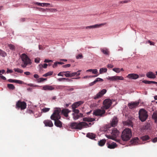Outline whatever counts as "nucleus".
Masks as SVG:
<instances>
[{
	"label": "nucleus",
	"instance_id": "nucleus-63",
	"mask_svg": "<svg viewBox=\"0 0 157 157\" xmlns=\"http://www.w3.org/2000/svg\"><path fill=\"white\" fill-rule=\"evenodd\" d=\"M35 4L39 6H43L42 5V4H41V3H40L36 2L35 3Z\"/></svg>",
	"mask_w": 157,
	"mask_h": 157
},
{
	"label": "nucleus",
	"instance_id": "nucleus-52",
	"mask_svg": "<svg viewBox=\"0 0 157 157\" xmlns=\"http://www.w3.org/2000/svg\"><path fill=\"white\" fill-rule=\"evenodd\" d=\"M44 4L45 5V6L46 7L49 6L50 7H52V6L51 5L50 3H44Z\"/></svg>",
	"mask_w": 157,
	"mask_h": 157
},
{
	"label": "nucleus",
	"instance_id": "nucleus-48",
	"mask_svg": "<svg viewBox=\"0 0 157 157\" xmlns=\"http://www.w3.org/2000/svg\"><path fill=\"white\" fill-rule=\"evenodd\" d=\"M66 73L64 75L66 77H71L72 76L71 75V73Z\"/></svg>",
	"mask_w": 157,
	"mask_h": 157
},
{
	"label": "nucleus",
	"instance_id": "nucleus-29",
	"mask_svg": "<svg viewBox=\"0 0 157 157\" xmlns=\"http://www.w3.org/2000/svg\"><path fill=\"white\" fill-rule=\"evenodd\" d=\"M8 81L10 82H15L19 84H21L22 83V81L20 80H13L11 79H10L8 80Z\"/></svg>",
	"mask_w": 157,
	"mask_h": 157
},
{
	"label": "nucleus",
	"instance_id": "nucleus-24",
	"mask_svg": "<svg viewBox=\"0 0 157 157\" xmlns=\"http://www.w3.org/2000/svg\"><path fill=\"white\" fill-rule=\"evenodd\" d=\"M139 139L137 138L132 139L130 141V143L133 145H135L139 144Z\"/></svg>",
	"mask_w": 157,
	"mask_h": 157
},
{
	"label": "nucleus",
	"instance_id": "nucleus-28",
	"mask_svg": "<svg viewBox=\"0 0 157 157\" xmlns=\"http://www.w3.org/2000/svg\"><path fill=\"white\" fill-rule=\"evenodd\" d=\"M106 142L105 139H102L98 141V145L100 146H103L105 144Z\"/></svg>",
	"mask_w": 157,
	"mask_h": 157
},
{
	"label": "nucleus",
	"instance_id": "nucleus-58",
	"mask_svg": "<svg viewBox=\"0 0 157 157\" xmlns=\"http://www.w3.org/2000/svg\"><path fill=\"white\" fill-rule=\"evenodd\" d=\"M70 66H71V64H66L65 65H63L62 66V67H63L66 68V67H70Z\"/></svg>",
	"mask_w": 157,
	"mask_h": 157
},
{
	"label": "nucleus",
	"instance_id": "nucleus-36",
	"mask_svg": "<svg viewBox=\"0 0 157 157\" xmlns=\"http://www.w3.org/2000/svg\"><path fill=\"white\" fill-rule=\"evenodd\" d=\"M14 70L15 72H17L20 73H22L23 72V71L22 70L19 68H15L14 69Z\"/></svg>",
	"mask_w": 157,
	"mask_h": 157
},
{
	"label": "nucleus",
	"instance_id": "nucleus-38",
	"mask_svg": "<svg viewBox=\"0 0 157 157\" xmlns=\"http://www.w3.org/2000/svg\"><path fill=\"white\" fill-rule=\"evenodd\" d=\"M47 79V78H40L37 79V82L38 83L41 82H44L45 80H46Z\"/></svg>",
	"mask_w": 157,
	"mask_h": 157
},
{
	"label": "nucleus",
	"instance_id": "nucleus-61",
	"mask_svg": "<svg viewBox=\"0 0 157 157\" xmlns=\"http://www.w3.org/2000/svg\"><path fill=\"white\" fill-rule=\"evenodd\" d=\"M33 76L34 77V78H36V79H38L39 78V75L37 74H34L33 75Z\"/></svg>",
	"mask_w": 157,
	"mask_h": 157
},
{
	"label": "nucleus",
	"instance_id": "nucleus-25",
	"mask_svg": "<svg viewBox=\"0 0 157 157\" xmlns=\"http://www.w3.org/2000/svg\"><path fill=\"white\" fill-rule=\"evenodd\" d=\"M101 51L104 54L106 55H109V52L108 49L106 48L101 49Z\"/></svg>",
	"mask_w": 157,
	"mask_h": 157
},
{
	"label": "nucleus",
	"instance_id": "nucleus-16",
	"mask_svg": "<svg viewBox=\"0 0 157 157\" xmlns=\"http://www.w3.org/2000/svg\"><path fill=\"white\" fill-rule=\"evenodd\" d=\"M44 123L46 126L52 127L53 126V124L52 121L49 120H47L44 121Z\"/></svg>",
	"mask_w": 157,
	"mask_h": 157
},
{
	"label": "nucleus",
	"instance_id": "nucleus-42",
	"mask_svg": "<svg viewBox=\"0 0 157 157\" xmlns=\"http://www.w3.org/2000/svg\"><path fill=\"white\" fill-rule=\"evenodd\" d=\"M58 80L59 81H64L65 80H66L67 81H69L70 80H69L68 78H59L58 79Z\"/></svg>",
	"mask_w": 157,
	"mask_h": 157
},
{
	"label": "nucleus",
	"instance_id": "nucleus-3",
	"mask_svg": "<svg viewBox=\"0 0 157 157\" xmlns=\"http://www.w3.org/2000/svg\"><path fill=\"white\" fill-rule=\"evenodd\" d=\"M71 127L72 129L81 130L83 128L89 127V125L86 123L81 122L79 123L74 122L71 124Z\"/></svg>",
	"mask_w": 157,
	"mask_h": 157
},
{
	"label": "nucleus",
	"instance_id": "nucleus-14",
	"mask_svg": "<svg viewBox=\"0 0 157 157\" xmlns=\"http://www.w3.org/2000/svg\"><path fill=\"white\" fill-rule=\"evenodd\" d=\"M55 88L52 86L46 85L43 86L42 89L45 90L51 91L54 90Z\"/></svg>",
	"mask_w": 157,
	"mask_h": 157
},
{
	"label": "nucleus",
	"instance_id": "nucleus-26",
	"mask_svg": "<svg viewBox=\"0 0 157 157\" xmlns=\"http://www.w3.org/2000/svg\"><path fill=\"white\" fill-rule=\"evenodd\" d=\"M95 120L94 118L90 117H85L83 118V121H85L92 122Z\"/></svg>",
	"mask_w": 157,
	"mask_h": 157
},
{
	"label": "nucleus",
	"instance_id": "nucleus-11",
	"mask_svg": "<svg viewBox=\"0 0 157 157\" xmlns=\"http://www.w3.org/2000/svg\"><path fill=\"white\" fill-rule=\"evenodd\" d=\"M139 104V102H131L128 103V106L129 108L132 109L137 106Z\"/></svg>",
	"mask_w": 157,
	"mask_h": 157
},
{
	"label": "nucleus",
	"instance_id": "nucleus-20",
	"mask_svg": "<svg viewBox=\"0 0 157 157\" xmlns=\"http://www.w3.org/2000/svg\"><path fill=\"white\" fill-rule=\"evenodd\" d=\"M73 118L74 120H76L80 117H83V114L82 113L73 114Z\"/></svg>",
	"mask_w": 157,
	"mask_h": 157
},
{
	"label": "nucleus",
	"instance_id": "nucleus-12",
	"mask_svg": "<svg viewBox=\"0 0 157 157\" xmlns=\"http://www.w3.org/2000/svg\"><path fill=\"white\" fill-rule=\"evenodd\" d=\"M106 24V23H102L101 24H96L93 25H91L89 26H86L85 27L86 29H94L95 28H98L99 27H100L102 25H104Z\"/></svg>",
	"mask_w": 157,
	"mask_h": 157
},
{
	"label": "nucleus",
	"instance_id": "nucleus-13",
	"mask_svg": "<svg viewBox=\"0 0 157 157\" xmlns=\"http://www.w3.org/2000/svg\"><path fill=\"white\" fill-rule=\"evenodd\" d=\"M139 77L138 75L135 74H130L127 76V77L131 79H136Z\"/></svg>",
	"mask_w": 157,
	"mask_h": 157
},
{
	"label": "nucleus",
	"instance_id": "nucleus-9",
	"mask_svg": "<svg viewBox=\"0 0 157 157\" xmlns=\"http://www.w3.org/2000/svg\"><path fill=\"white\" fill-rule=\"evenodd\" d=\"M105 110L98 109L94 111L93 114L96 116H99L101 117L105 113Z\"/></svg>",
	"mask_w": 157,
	"mask_h": 157
},
{
	"label": "nucleus",
	"instance_id": "nucleus-54",
	"mask_svg": "<svg viewBox=\"0 0 157 157\" xmlns=\"http://www.w3.org/2000/svg\"><path fill=\"white\" fill-rule=\"evenodd\" d=\"M92 73L94 74H97L98 73V70L96 69H93Z\"/></svg>",
	"mask_w": 157,
	"mask_h": 157
},
{
	"label": "nucleus",
	"instance_id": "nucleus-35",
	"mask_svg": "<svg viewBox=\"0 0 157 157\" xmlns=\"http://www.w3.org/2000/svg\"><path fill=\"white\" fill-rule=\"evenodd\" d=\"M81 71V70L78 71L77 72H75L71 73L72 76H74L75 75L78 76L80 75V72Z\"/></svg>",
	"mask_w": 157,
	"mask_h": 157
},
{
	"label": "nucleus",
	"instance_id": "nucleus-8",
	"mask_svg": "<svg viewBox=\"0 0 157 157\" xmlns=\"http://www.w3.org/2000/svg\"><path fill=\"white\" fill-rule=\"evenodd\" d=\"M104 107L105 109H108L112 104L111 100L109 99L105 100L103 102Z\"/></svg>",
	"mask_w": 157,
	"mask_h": 157
},
{
	"label": "nucleus",
	"instance_id": "nucleus-53",
	"mask_svg": "<svg viewBox=\"0 0 157 157\" xmlns=\"http://www.w3.org/2000/svg\"><path fill=\"white\" fill-rule=\"evenodd\" d=\"M40 59L39 58H37L35 59V62L36 63H39Z\"/></svg>",
	"mask_w": 157,
	"mask_h": 157
},
{
	"label": "nucleus",
	"instance_id": "nucleus-37",
	"mask_svg": "<svg viewBox=\"0 0 157 157\" xmlns=\"http://www.w3.org/2000/svg\"><path fill=\"white\" fill-rule=\"evenodd\" d=\"M141 138L142 140L145 141L149 139V137L148 136L146 135L141 137Z\"/></svg>",
	"mask_w": 157,
	"mask_h": 157
},
{
	"label": "nucleus",
	"instance_id": "nucleus-19",
	"mask_svg": "<svg viewBox=\"0 0 157 157\" xmlns=\"http://www.w3.org/2000/svg\"><path fill=\"white\" fill-rule=\"evenodd\" d=\"M118 119L117 117H114L111 122V125L112 127H115L117 125Z\"/></svg>",
	"mask_w": 157,
	"mask_h": 157
},
{
	"label": "nucleus",
	"instance_id": "nucleus-27",
	"mask_svg": "<svg viewBox=\"0 0 157 157\" xmlns=\"http://www.w3.org/2000/svg\"><path fill=\"white\" fill-rule=\"evenodd\" d=\"M107 78L108 79L110 80V81H117L118 80V76H109Z\"/></svg>",
	"mask_w": 157,
	"mask_h": 157
},
{
	"label": "nucleus",
	"instance_id": "nucleus-57",
	"mask_svg": "<svg viewBox=\"0 0 157 157\" xmlns=\"http://www.w3.org/2000/svg\"><path fill=\"white\" fill-rule=\"evenodd\" d=\"M96 83V82H95V81L94 80L93 82L90 83L89 84V86H92L94 85V84H95Z\"/></svg>",
	"mask_w": 157,
	"mask_h": 157
},
{
	"label": "nucleus",
	"instance_id": "nucleus-21",
	"mask_svg": "<svg viewBox=\"0 0 157 157\" xmlns=\"http://www.w3.org/2000/svg\"><path fill=\"white\" fill-rule=\"evenodd\" d=\"M83 103V102L82 101H79L74 103L72 105V109L76 108Z\"/></svg>",
	"mask_w": 157,
	"mask_h": 157
},
{
	"label": "nucleus",
	"instance_id": "nucleus-41",
	"mask_svg": "<svg viewBox=\"0 0 157 157\" xmlns=\"http://www.w3.org/2000/svg\"><path fill=\"white\" fill-rule=\"evenodd\" d=\"M8 45L10 50H14L15 49V47L13 45L8 44Z\"/></svg>",
	"mask_w": 157,
	"mask_h": 157
},
{
	"label": "nucleus",
	"instance_id": "nucleus-30",
	"mask_svg": "<svg viewBox=\"0 0 157 157\" xmlns=\"http://www.w3.org/2000/svg\"><path fill=\"white\" fill-rule=\"evenodd\" d=\"M143 82L145 83V84H151V83H154L155 84H157V82L153 81H148L147 80H143L142 81Z\"/></svg>",
	"mask_w": 157,
	"mask_h": 157
},
{
	"label": "nucleus",
	"instance_id": "nucleus-32",
	"mask_svg": "<svg viewBox=\"0 0 157 157\" xmlns=\"http://www.w3.org/2000/svg\"><path fill=\"white\" fill-rule=\"evenodd\" d=\"M0 55L4 57L7 56V54L4 51L0 49Z\"/></svg>",
	"mask_w": 157,
	"mask_h": 157
},
{
	"label": "nucleus",
	"instance_id": "nucleus-7",
	"mask_svg": "<svg viewBox=\"0 0 157 157\" xmlns=\"http://www.w3.org/2000/svg\"><path fill=\"white\" fill-rule=\"evenodd\" d=\"M26 103L25 102L19 100L16 103V108L18 109H20L21 110H24L26 108Z\"/></svg>",
	"mask_w": 157,
	"mask_h": 157
},
{
	"label": "nucleus",
	"instance_id": "nucleus-17",
	"mask_svg": "<svg viewBox=\"0 0 157 157\" xmlns=\"http://www.w3.org/2000/svg\"><path fill=\"white\" fill-rule=\"evenodd\" d=\"M70 111L67 109H64L61 110V112L63 115L65 117H67L68 116V114L70 112Z\"/></svg>",
	"mask_w": 157,
	"mask_h": 157
},
{
	"label": "nucleus",
	"instance_id": "nucleus-6",
	"mask_svg": "<svg viewBox=\"0 0 157 157\" xmlns=\"http://www.w3.org/2000/svg\"><path fill=\"white\" fill-rule=\"evenodd\" d=\"M118 136V130L117 129L114 128L112 131L111 135H106V137L108 139H112L118 142L117 138Z\"/></svg>",
	"mask_w": 157,
	"mask_h": 157
},
{
	"label": "nucleus",
	"instance_id": "nucleus-4",
	"mask_svg": "<svg viewBox=\"0 0 157 157\" xmlns=\"http://www.w3.org/2000/svg\"><path fill=\"white\" fill-rule=\"evenodd\" d=\"M132 136L131 130L129 128H126L122 132L121 138L123 141H127L130 139Z\"/></svg>",
	"mask_w": 157,
	"mask_h": 157
},
{
	"label": "nucleus",
	"instance_id": "nucleus-39",
	"mask_svg": "<svg viewBox=\"0 0 157 157\" xmlns=\"http://www.w3.org/2000/svg\"><path fill=\"white\" fill-rule=\"evenodd\" d=\"M53 72L52 71L48 72L45 74L43 76L44 77H47L48 76H50L52 75L53 74Z\"/></svg>",
	"mask_w": 157,
	"mask_h": 157
},
{
	"label": "nucleus",
	"instance_id": "nucleus-23",
	"mask_svg": "<svg viewBox=\"0 0 157 157\" xmlns=\"http://www.w3.org/2000/svg\"><path fill=\"white\" fill-rule=\"evenodd\" d=\"M123 123L124 125L130 126L132 127L133 126L132 123V121L130 120H128L126 121H123Z\"/></svg>",
	"mask_w": 157,
	"mask_h": 157
},
{
	"label": "nucleus",
	"instance_id": "nucleus-43",
	"mask_svg": "<svg viewBox=\"0 0 157 157\" xmlns=\"http://www.w3.org/2000/svg\"><path fill=\"white\" fill-rule=\"evenodd\" d=\"M83 58V56L81 53L80 54L76 56V58L77 59H81Z\"/></svg>",
	"mask_w": 157,
	"mask_h": 157
},
{
	"label": "nucleus",
	"instance_id": "nucleus-1",
	"mask_svg": "<svg viewBox=\"0 0 157 157\" xmlns=\"http://www.w3.org/2000/svg\"><path fill=\"white\" fill-rule=\"evenodd\" d=\"M61 111V109L59 108H54L53 113L50 117L51 119L54 121L55 125L59 128L62 127V123L59 120L61 117L60 115Z\"/></svg>",
	"mask_w": 157,
	"mask_h": 157
},
{
	"label": "nucleus",
	"instance_id": "nucleus-44",
	"mask_svg": "<svg viewBox=\"0 0 157 157\" xmlns=\"http://www.w3.org/2000/svg\"><path fill=\"white\" fill-rule=\"evenodd\" d=\"M76 108L72 109V111L74 112L73 114H77L80 113L79 110L78 109H76Z\"/></svg>",
	"mask_w": 157,
	"mask_h": 157
},
{
	"label": "nucleus",
	"instance_id": "nucleus-10",
	"mask_svg": "<svg viewBox=\"0 0 157 157\" xmlns=\"http://www.w3.org/2000/svg\"><path fill=\"white\" fill-rule=\"evenodd\" d=\"M106 90L104 89L98 92L95 96L94 97V99H96L101 98L103 96L106 92Z\"/></svg>",
	"mask_w": 157,
	"mask_h": 157
},
{
	"label": "nucleus",
	"instance_id": "nucleus-50",
	"mask_svg": "<svg viewBox=\"0 0 157 157\" xmlns=\"http://www.w3.org/2000/svg\"><path fill=\"white\" fill-rule=\"evenodd\" d=\"M130 2V0H124L119 2V3H127Z\"/></svg>",
	"mask_w": 157,
	"mask_h": 157
},
{
	"label": "nucleus",
	"instance_id": "nucleus-46",
	"mask_svg": "<svg viewBox=\"0 0 157 157\" xmlns=\"http://www.w3.org/2000/svg\"><path fill=\"white\" fill-rule=\"evenodd\" d=\"M37 8V9H38V10L42 12H44L46 10V9H44V8ZM46 10H48L49 9H46Z\"/></svg>",
	"mask_w": 157,
	"mask_h": 157
},
{
	"label": "nucleus",
	"instance_id": "nucleus-33",
	"mask_svg": "<svg viewBox=\"0 0 157 157\" xmlns=\"http://www.w3.org/2000/svg\"><path fill=\"white\" fill-rule=\"evenodd\" d=\"M107 69L106 68H101L99 70L100 74H102L103 73L106 72L107 71Z\"/></svg>",
	"mask_w": 157,
	"mask_h": 157
},
{
	"label": "nucleus",
	"instance_id": "nucleus-40",
	"mask_svg": "<svg viewBox=\"0 0 157 157\" xmlns=\"http://www.w3.org/2000/svg\"><path fill=\"white\" fill-rule=\"evenodd\" d=\"M69 72H70L68 71L61 72L58 74V75L59 76H63L65 73H67Z\"/></svg>",
	"mask_w": 157,
	"mask_h": 157
},
{
	"label": "nucleus",
	"instance_id": "nucleus-45",
	"mask_svg": "<svg viewBox=\"0 0 157 157\" xmlns=\"http://www.w3.org/2000/svg\"><path fill=\"white\" fill-rule=\"evenodd\" d=\"M50 108H44L42 109V111L44 113H46L49 111Z\"/></svg>",
	"mask_w": 157,
	"mask_h": 157
},
{
	"label": "nucleus",
	"instance_id": "nucleus-2",
	"mask_svg": "<svg viewBox=\"0 0 157 157\" xmlns=\"http://www.w3.org/2000/svg\"><path fill=\"white\" fill-rule=\"evenodd\" d=\"M21 59L22 61L21 65L22 68H26L27 66L32 64L31 60L25 54H21Z\"/></svg>",
	"mask_w": 157,
	"mask_h": 157
},
{
	"label": "nucleus",
	"instance_id": "nucleus-56",
	"mask_svg": "<svg viewBox=\"0 0 157 157\" xmlns=\"http://www.w3.org/2000/svg\"><path fill=\"white\" fill-rule=\"evenodd\" d=\"M44 62L45 63H49L52 62L53 61L51 60H48L47 59H45L44 60Z\"/></svg>",
	"mask_w": 157,
	"mask_h": 157
},
{
	"label": "nucleus",
	"instance_id": "nucleus-62",
	"mask_svg": "<svg viewBox=\"0 0 157 157\" xmlns=\"http://www.w3.org/2000/svg\"><path fill=\"white\" fill-rule=\"evenodd\" d=\"M24 74L27 75H29L31 74V73L29 71H26L24 72Z\"/></svg>",
	"mask_w": 157,
	"mask_h": 157
},
{
	"label": "nucleus",
	"instance_id": "nucleus-64",
	"mask_svg": "<svg viewBox=\"0 0 157 157\" xmlns=\"http://www.w3.org/2000/svg\"><path fill=\"white\" fill-rule=\"evenodd\" d=\"M152 142L153 143H155L157 142V137H155L152 140Z\"/></svg>",
	"mask_w": 157,
	"mask_h": 157
},
{
	"label": "nucleus",
	"instance_id": "nucleus-15",
	"mask_svg": "<svg viewBox=\"0 0 157 157\" xmlns=\"http://www.w3.org/2000/svg\"><path fill=\"white\" fill-rule=\"evenodd\" d=\"M106 144L108 148L109 149H114L117 146V144L114 142L107 143Z\"/></svg>",
	"mask_w": 157,
	"mask_h": 157
},
{
	"label": "nucleus",
	"instance_id": "nucleus-47",
	"mask_svg": "<svg viewBox=\"0 0 157 157\" xmlns=\"http://www.w3.org/2000/svg\"><path fill=\"white\" fill-rule=\"evenodd\" d=\"M149 43L151 45H155V43L152 42L150 40H148L147 41H146V43Z\"/></svg>",
	"mask_w": 157,
	"mask_h": 157
},
{
	"label": "nucleus",
	"instance_id": "nucleus-59",
	"mask_svg": "<svg viewBox=\"0 0 157 157\" xmlns=\"http://www.w3.org/2000/svg\"><path fill=\"white\" fill-rule=\"evenodd\" d=\"M13 71L9 69H7V70L6 71V73L8 74L9 73H11L13 72Z\"/></svg>",
	"mask_w": 157,
	"mask_h": 157
},
{
	"label": "nucleus",
	"instance_id": "nucleus-18",
	"mask_svg": "<svg viewBox=\"0 0 157 157\" xmlns=\"http://www.w3.org/2000/svg\"><path fill=\"white\" fill-rule=\"evenodd\" d=\"M146 76L149 78H155L156 77L155 75L152 71H149L147 73Z\"/></svg>",
	"mask_w": 157,
	"mask_h": 157
},
{
	"label": "nucleus",
	"instance_id": "nucleus-51",
	"mask_svg": "<svg viewBox=\"0 0 157 157\" xmlns=\"http://www.w3.org/2000/svg\"><path fill=\"white\" fill-rule=\"evenodd\" d=\"M48 66V64L46 63H44L43 65L42 64H40L39 65V66H41L42 67L44 68H47V66Z\"/></svg>",
	"mask_w": 157,
	"mask_h": 157
},
{
	"label": "nucleus",
	"instance_id": "nucleus-55",
	"mask_svg": "<svg viewBox=\"0 0 157 157\" xmlns=\"http://www.w3.org/2000/svg\"><path fill=\"white\" fill-rule=\"evenodd\" d=\"M150 127V125L149 124H147L146 125H145L144 127V129H148Z\"/></svg>",
	"mask_w": 157,
	"mask_h": 157
},
{
	"label": "nucleus",
	"instance_id": "nucleus-5",
	"mask_svg": "<svg viewBox=\"0 0 157 157\" xmlns=\"http://www.w3.org/2000/svg\"><path fill=\"white\" fill-rule=\"evenodd\" d=\"M148 115L146 110L140 109L139 111V118L142 122H144L147 119Z\"/></svg>",
	"mask_w": 157,
	"mask_h": 157
},
{
	"label": "nucleus",
	"instance_id": "nucleus-34",
	"mask_svg": "<svg viewBox=\"0 0 157 157\" xmlns=\"http://www.w3.org/2000/svg\"><path fill=\"white\" fill-rule=\"evenodd\" d=\"M7 87L10 89L11 90H14L15 88L13 84H7Z\"/></svg>",
	"mask_w": 157,
	"mask_h": 157
},
{
	"label": "nucleus",
	"instance_id": "nucleus-22",
	"mask_svg": "<svg viewBox=\"0 0 157 157\" xmlns=\"http://www.w3.org/2000/svg\"><path fill=\"white\" fill-rule=\"evenodd\" d=\"M96 135L92 133H88L86 134V136L91 139H94L96 137Z\"/></svg>",
	"mask_w": 157,
	"mask_h": 157
},
{
	"label": "nucleus",
	"instance_id": "nucleus-49",
	"mask_svg": "<svg viewBox=\"0 0 157 157\" xmlns=\"http://www.w3.org/2000/svg\"><path fill=\"white\" fill-rule=\"evenodd\" d=\"M95 81L96 83H97L98 82L102 81H103V80L102 79L100 78H98L96 79L95 80Z\"/></svg>",
	"mask_w": 157,
	"mask_h": 157
},
{
	"label": "nucleus",
	"instance_id": "nucleus-31",
	"mask_svg": "<svg viewBox=\"0 0 157 157\" xmlns=\"http://www.w3.org/2000/svg\"><path fill=\"white\" fill-rule=\"evenodd\" d=\"M152 118L154 120L155 122L157 123V112L153 113L152 115Z\"/></svg>",
	"mask_w": 157,
	"mask_h": 157
},
{
	"label": "nucleus",
	"instance_id": "nucleus-60",
	"mask_svg": "<svg viewBox=\"0 0 157 157\" xmlns=\"http://www.w3.org/2000/svg\"><path fill=\"white\" fill-rule=\"evenodd\" d=\"M107 67L108 68H113V65H112L110 64H109L107 65Z\"/></svg>",
	"mask_w": 157,
	"mask_h": 157
}]
</instances>
